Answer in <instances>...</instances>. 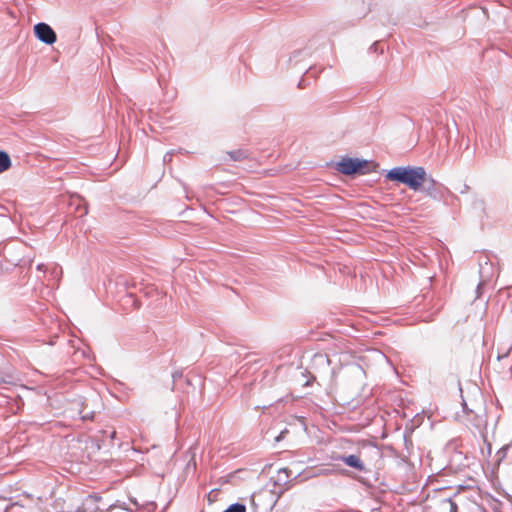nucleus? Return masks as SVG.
<instances>
[{
  "label": "nucleus",
  "mask_w": 512,
  "mask_h": 512,
  "mask_svg": "<svg viewBox=\"0 0 512 512\" xmlns=\"http://www.w3.org/2000/svg\"><path fill=\"white\" fill-rule=\"evenodd\" d=\"M386 178L390 181L405 184L410 189L418 191L426 182L427 173L423 167L418 166L395 167L387 172Z\"/></svg>",
  "instance_id": "1"
},
{
  "label": "nucleus",
  "mask_w": 512,
  "mask_h": 512,
  "mask_svg": "<svg viewBox=\"0 0 512 512\" xmlns=\"http://www.w3.org/2000/svg\"><path fill=\"white\" fill-rule=\"evenodd\" d=\"M446 501L449 504L450 512H458V506L452 499H447Z\"/></svg>",
  "instance_id": "9"
},
{
  "label": "nucleus",
  "mask_w": 512,
  "mask_h": 512,
  "mask_svg": "<svg viewBox=\"0 0 512 512\" xmlns=\"http://www.w3.org/2000/svg\"><path fill=\"white\" fill-rule=\"evenodd\" d=\"M341 460L348 466L353 467L359 471L365 470L363 461L357 455H348L341 457Z\"/></svg>",
  "instance_id": "6"
},
{
  "label": "nucleus",
  "mask_w": 512,
  "mask_h": 512,
  "mask_svg": "<svg viewBox=\"0 0 512 512\" xmlns=\"http://www.w3.org/2000/svg\"><path fill=\"white\" fill-rule=\"evenodd\" d=\"M479 418V415L473 409L468 408L465 402L462 404L461 412L456 413V420L468 427L478 426Z\"/></svg>",
  "instance_id": "4"
},
{
  "label": "nucleus",
  "mask_w": 512,
  "mask_h": 512,
  "mask_svg": "<svg viewBox=\"0 0 512 512\" xmlns=\"http://www.w3.org/2000/svg\"><path fill=\"white\" fill-rule=\"evenodd\" d=\"M230 156L234 159V160H239L240 158L238 157V154H233V153H229Z\"/></svg>",
  "instance_id": "11"
},
{
  "label": "nucleus",
  "mask_w": 512,
  "mask_h": 512,
  "mask_svg": "<svg viewBox=\"0 0 512 512\" xmlns=\"http://www.w3.org/2000/svg\"><path fill=\"white\" fill-rule=\"evenodd\" d=\"M11 166V160L6 152L0 151V173L8 170Z\"/></svg>",
  "instance_id": "7"
},
{
  "label": "nucleus",
  "mask_w": 512,
  "mask_h": 512,
  "mask_svg": "<svg viewBox=\"0 0 512 512\" xmlns=\"http://www.w3.org/2000/svg\"><path fill=\"white\" fill-rule=\"evenodd\" d=\"M34 32L36 37L46 43V44H53L56 42V33L54 30L46 23H38L34 26Z\"/></svg>",
  "instance_id": "5"
},
{
  "label": "nucleus",
  "mask_w": 512,
  "mask_h": 512,
  "mask_svg": "<svg viewBox=\"0 0 512 512\" xmlns=\"http://www.w3.org/2000/svg\"><path fill=\"white\" fill-rule=\"evenodd\" d=\"M367 166V161L359 160L356 158H342L337 163V170L345 175H351L355 173H363Z\"/></svg>",
  "instance_id": "2"
},
{
  "label": "nucleus",
  "mask_w": 512,
  "mask_h": 512,
  "mask_svg": "<svg viewBox=\"0 0 512 512\" xmlns=\"http://www.w3.org/2000/svg\"><path fill=\"white\" fill-rule=\"evenodd\" d=\"M224 512H246V507L243 504L235 503L230 505Z\"/></svg>",
  "instance_id": "8"
},
{
  "label": "nucleus",
  "mask_w": 512,
  "mask_h": 512,
  "mask_svg": "<svg viewBox=\"0 0 512 512\" xmlns=\"http://www.w3.org/2000/svg\"><path fill=\"white\" fill-rule=\"evenodd\" d=\"M287 471H288V470L285 468V469H281V470H279V473H282V472H283V473L287 474Z\"/></svg>",
  "instance_id": "12"
},
{
  "label": "nucleus",
  "mask_w": 512,
  "mask_h": 512,
  "mask_svg": "<svg viewBox=\"0 0 512 512\" xmlns=\"http://www.w3.org/2000/svg\"><path fill=\"white\" fill-rule=\"evenodd\" d=\"M230 156L234 159V160H239L240 158L238 157V154H233V153H229Z\"/></svg>",
  "instance_id": "10"
},
{
  "label": "nucleus",
  "mask_w": 512,
  "mask_h": 512,
  "mask_svg": "<svg viewBox=\"0 0 512 512\" xmlns=\"http://www.w3.org/2000/svg\"><path fill=\"white\" fill-rule=\"evenodd\" d=\"M102 501V497L96 494L87 496L80 505L74 507V509L65 511L60 510L58 512H102L99 504Z\"/></svg>",
  "instance_id": "3"
}]
</instances>
